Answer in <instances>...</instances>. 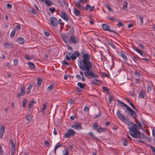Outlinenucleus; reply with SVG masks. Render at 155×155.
<instances>
[{"instance_id": "f257e3e1", "label": "nucleus", "mask_w": 155, "mask_h": 155, "mask_svg": "<svg viewBox=\"0 0 155 155\" xmlns=\"http://www.w3.org/2000/svg\"><path fill=\"white\" fill-rule=\"evenodd\" d=\"M88 65H85L84 66L79 67L80 69L84 71L85 76L89 79H92L94 77L93 71H91L92 65L88 64Z\"/></svg>"}, {"instance_id": "f03ea898", "label": "nucleus", "mask_w": 155, "mask_h": 155, "mask_svg": "<svg viewBox=\"0 0 155 155\" xmlns=\"http://www.w3.org/2000/svg\"><path fill=\"white\" fill-rule=\"evenodd\" d=\"M128 126L130 134L133 137L136 138L137 137V135H138L140 133V131H138V126L132 122H129Z\"/></svg>"}, {"instance_id": "7ed1b4c3", "label": "nucleus", "mask_w": 155, "mask_h": 155, "mask_svg": "<svg viewBox=\"0 0 155 155\" xmlns=\"http://www.w3.org/2000/svg\"><path fill=\"white\" fill-rule=\"evenodd\" d=\"M81 54L83 60L80 61L78 64L79 67L84 66L85 65H88V64L92 65V63L89 61L91 58L90 54L87 53H84V51L81 52Z\"/></svg>"}, {"instance_id": "20e7f679", "label": "nucleus", "mask_w": 155, "mask_h": 155, "mask_svg": "<svg viewBox=\"0 0 155 155\" xmlns=\"http://www.w3.org/2000/svg\"><path fill=\"white\" fill-rule=\"evenodd\" d=\"M75 131L72 129H69L64 135L63 137L64 138H70L73 137L75 134Z\"/></svg>"}, {"instance_id": "39448f33", "label": "nucleus", "mask_w": 155, "mask_h": 155, "mask_svg": "<svg viewBox=\"0 0 155 155\" xmlns=\"http://www.w3.org/2000/svg\"><path fill=\"white\" fill-rule=\"evenodd\" d=\"M116 114L117 117L124 122L127 123L129 122V119L125 118L119 110H117Z\"/></svg>"}, {"instance_id": "423d86ee", "label": "nucleus", "mask_w": 155, "mask_h": 155, "mask_svg": "<svg viewBox=\"0 0 155 155\" xmlns=\"http://www.w3.org/2000/svg\"><path fill=\"white\" fill-rule=\"evenodd\" d=\"M126 109L128 111L127 113L129 114V116L135 119L137 117V115L135 112L129 106Z\"/></svg>"}, {"instance_id": "0eeeda50", "label": "nucleus", "mask_w": 155, "mask_h": 155, "mask_svg": "<svg viewBox=\"0 0 155 155\" xmlns=\"http://www.w3.org/2000/svg\"><path fill=\"white\" fill-rule=\"evenodd\" d=\"M75 5L78 9H81L82 10H87L89 9V8L90 7V6L88 4H87L85 7L83 5H81L80 3L79 2H77L75 3Z\"/></svg>"}, {"instance_id": "6e6552de", "label": "nucleus", "mask_w": 155, "mask_h": 155, "mask_svg": "<svg viewBox=\"0 0 155 155\" xmlns=\"http://www.w3.org/2000/svg\"><path fill=\"white\" fill-rule=\"evenodd\" d=\"M65 57L66 59L68 60H69L71 59L74 60L76 59L77 58L76 56L74 55L73 53H70L69 52H67L66 53Z\"/></svg>"}, {"instance_id": "1a4fd4ad", "label": "nucleus", "mask_w": 155, "mask_h": 155, "mask_svg": "<svg viewBox=\"0 0 155 155\" xmlns=\"http://www.w3.org/2000/svg\"><path fill=\"white\" fill-rule=\"evenodd\" d=\"M50 22L53 26H57L59 23L57 19L55 17H52L50 18Z\"/></svg>"}, {"instance_id": "9d476101", "label": "nucleus", "mask_w": 155, "mask_h": 155, "mask_svg": "<svg viewBox=\"0 0 155 155\" xmlns=\"http://www.w3.org/2000/svg\"><path fill=\"white\" fill-rule=\"evenodd\" d=\"M60 16L61 18L65 20V21H68L69 20V18L68 15L66 12L63 10L61 12Z\"/></svg>"}, {"instance_id": "9b49d317", "label": "nucleus", "mask_w": 155, "mask_h": 155, "mask_svg": "<svg viewBox=\"0 0 155 155\" xmlns=\"http://www.w3.org/2000/svg\"><path fill=\"white\" fill-rule=\"evenodd\" d=\"M107 95H108V96L109 97L108 98V102L109 103L111 104V103L114 100V96L112 95L110 91L108 90L107 89Z\"/></svg>"}, {"instance_id": "f8f14e48", "label": "nucleus", "mask_w": 155, "mask_h": 155, "mask_svg": "<svg viewBox=\"0 0 155 155\" xmlns=\"http://www.w3.org/2000/svg\"><path fill=\"white\" fill-rule=\"evenodd\" d=\"M78 41L77 38L73 35L71 36L70 38V42L72 43H76Z\"/></svg>"}, {"instance_id": "ddd939ff", "label": "nucleus", "mask_w": 155, "mask_h": 155, "mask_svg": "<svg viewBox=\"0 0 155 155\" xmlns=\"http://www.w3.org/2000/svg\"><path fill=\"white\" fill-rule=\"evenodd\" d=\"M71 127L77 130H80L82 129L81 124L78 123H75L74 125L71 126Z\"/></svg>"}, {"instance_id": "4468645a", "label": "nucleus", "mask_w": 155, "mask_h": 155, "mask_svg": "<svg viewBox=\"0 0 155 155\" xmlns=\"http://www.w3.org/2000/svg\"><path fill=\"white\" fill-rule=\"evenodd\" d=\"M25 93V88L23 86L21 87L20 93L17 94V96L18 97L23 96L24 95Z\"/></svg>"}, {"instance_id": "2eb2a0df", "label": "nucleus", "mask_w": 155, "mask_h": 155, "mask_svg": "<svg viewBox=\"0 0 155 155\" xmlns=\"http://www.w3.org/2000/svg\"><path fill=\"white\" fill-rule=\"evenodd\" d=\"M107 63L108 64V67L111 70L114 66V63L112 59V58L110 61H108V63L107 62Z\"/></svg>"}, {"instance_id": "dca6fc26", "label": "nucleus", "mask_w": 155, "mask_h": 155, "mask_svg": "<svg viewBox=\"0 0 155 155\" xmlns=\"http://www.w3.org/2000/svg\"><path fill=\"white\" fill-rule=\"evenodd\" d=\"M74 10L73 11V13L74 14L77 16H79L80 15H81L80 12V11L77 9L75 8H74Z\"/></svg>"}, {"instance_id": "f3484780", "label": "nucleus", "mask_w": 155, "mask_h": 155, "mask_svg": "<svg viewBox=\"0 0 155 155\" xmlns=\"http://www.w3.org/2000/svg\"><path fill=\"white\" fill-rule=\"evenodd\" d=\"M5 131V128L4 127L2 126L1 127L0 131V137H2Z\"/></svg>"}, {"instance_id": "a211bd4d", "label": "nucleus", "mask_w": 155, "mask_h": 155, "mask_svg": "<svg viewBox=\"0 0 155 155\" xmlns=\"http://www.w3.org/2000/svg\"><path fill=\"white\" fill-rule=\"evenodd\" d=\"M116 101L119 104H120L122 106H124V107H125L126 108L128 106L127 105V104L123 103V102L120 101L119 100L117 99L116 100Z\"/></svg>"}, {"instance_id": "6ab92c4d", "label": "nucleus", "mask_w": 155, "mask_h": 155, "mask_svg": "<svg viewBox=\"0 0 155 155\" xmlns=\"http://www.w3.org/2000/svg\"><path fill=\"white\" fill-rule=\"evenodd\" d=\"M145 94V93L143 91H142L139 93V97L140 98H143L144 97Z\"/></svg>"}, {"instance_id": "aec40b11", "label": "nucleus", "mask_w": 155, "mask_h": 155, "mask_svg": "<svg viewBox=\"0 0 155 155\" xmlns=\"http://www.w3.org/2000/svg\"><path fill=\"white\" fill-rule=\"evenodd\" d=\"M92 82L93 83L97 85H99L100 84V81L97 79H93L92 81Z\"/></svg>"}, {"instance_id": "412c9836", "label": "nucleus", "mask_w": 155, "mask_h": 155, "mask_svg": "<svg viewBox=\"0 0 155 155\" xmlns=\"http://www.w3.org/2000/svg\"><path fill=\"white\" fill-rule=\"evenodd\" d=\"M35 101H31L28 104V106L29 108H31L32 107L33 105L35 103Z\"/></svg>"}, {"instance_id": "4be33fe9", "label": "nucleus", "mask_w": 155, "mask_h": 155, "mask_svg": "<svg viewBox=\"0 0 155 155\" xmlns=\"http://www.w3.org/2000/svg\"><path fill=\"white\" fill-rule=\"evenodd\" d=\"M105 130V129L102 128L100 127V126H98V127L97 128V129L96 130V131L97 132L99 133H101Z\"/></svg>"}, {"instance_id": "5701e85b", "label": "nucleus", "mask_w": 155, "mask_h": 155, "mask_svg": "<svg viewBox=\"0 0 155 155\" xmlns=\"http://www.w3.org/2000/svg\"><path fill=\"white\" fill-rule=\"evenodd\" d=\"M17 41L19 44H22L24 42V39L22 37H20L17 39Z\"/></svg>"}, {"instance_id": "b1692460", "label": "nucleus", "mask_w": 155, "mask_h": 155, "mask_svg": "<svg viewBox=\"0 0 155 155\" xmlns=\"http://www.w3.org/2000/svg\"><path fill=\"white\" fill-rule=\"evenodd\" d=\"M45 3L47 6H49L52 5V2L49 0H45Z\"/></svg>"}, {"instance_id": "393cba45", "label": "nucleus", "mask_w": 155, "mask_h": 155, "mask_svg": "<svg viewBox=\"0 0 155 155\" xmlns=\"http://www.w3.org/2000/svg\"><path fill=\"white\" fill-rule=\"evenodd\" d=\"M11 151V155H15V147H12Z\"/></svg>"}, {"instance_id": "a878e982", "label": "nucleus", "mask_w": 155, "mask_h": 155, "mask_svg": "<svg viewBox=\"0 0 155 155\" xmlns=\"http://www.w3.org/2000/svg\"><path fill=\"white\" fill-rule=\"evenodd\" d=\"M77 84L81 88H84L86 85L85 84H83L81 82L78 83Z\"/></svg>"}, {"instance_id": "bb28decb", "label": "nucleus", "mask_w": 155, "mask_h": 155, "mask_svg": "<svg viewBox=\"0 0 155 155\" xmlns=\"http://www.w3.org/2000/svg\"><path fill=\"white\" fill-rule=\"evenodd\" d=\"M28 64L31 69H34L35 68V65L31 62H28Z\"/></svg>"}, {"instance_id": "cd10ccee", "label": "nucleus", "mask_w": 155, "mask_h": 155, "mask_svg": "<svg viewBox=\"0 0 155 155\" xmlns=\"http://www.w3.org/2000/svg\"><path fill=\"white\" fill-rule=\"evenodd\" d=\"M11 44L8 43H5L4 44V46L7 48H11Z\"/></svg>"}, {"instance_id": "c85d7f7f", "label": "nucleus", "mask_w": 155, "mask_h": 155, "mask_svg": "<svg viewBox=\"0 0 155 155\" xmlns=\"http://www.w3.org/2000/svg\"><path fill=\"white\" fill-rule=\"evenodd\" d=\"M134 49L135 51H136L140 55L142 56L143 55V54L140 50H139L137 48H133Z\"/></svg>"}, {"instance_id": "c756f323", "label": "nucleus", "mask_w": 155, "mask_h": 155, "mask_svg": "<svg viewBox=\"0 0 155 155\" xmlns=\"http://www.w3.org/2000/svg\"><path fill=\"white\" fill-rule=\"evenodd\" d=\"M139 134H138V135H137V137L136 138H138L140 139L141 138H145V136L143 135L142 134H141L140 132V133H139Z\"/></svg>"}, {"instance_id": "7c9ffc66", "label": "nucleus", "mask_w": 155, "mask_h": 155, "mask_svg": "<svg viewBox=\"0 0 155 155\" xmlns=\"http://www.w3.org/2000/svg\"><path fill=\"white\" fill-rule=\"evenodd\" d=\"M147 146L151 148L152 152L155 154V149L154 147L150 145H148Z\"/></svg>"}, {"instance_id": "2f4dec72", "label": "nucleus", "mask_w": 155, "mask_h": 155, "mask_svg": "<svg viewBox=\"0 0 155 155\" xmlns=\"http://www.w3.org/2000/svg\"><path fill=\"white\" fill-rule=\"evenodd\" d=\"M25 58L26 59L28 60H31L33 58V56L28 55H25Z\"/></svg>"}, {"instance_id": "473e14b6", "label": "nucleus", "mask_w": 155, "mask_h": 155, "mask_svg": "<svg viewBox=\"0 0 155 155\" xmlns=\"http://www.w3.org/2000/svg\"><path fill=\"white\" fill-rule=\"evenodd\" d=\"M98 124L97 123H95L94 124L93 126V129L94 130H97V128L98 127Z\"/></svg>"}, {"instance_id": "72a5a7b5", "label": "nucleus", "mask_w": 155, "mask_h": 155, "mask_svg": "<svg viewBox=\"0 0 155 155\" xmlns=\"http://www.w3.org/2000/svg\"><path fill=\"white\" fill-rule=\"evenodd\" d=\"M32 118V117L31 115H28L26 116V119L28 121L31 120Z\"/></svg>"}, {"instance_id": "f704fd0d", "label": "nucleus", "mask_w": 155, "mask_h": 155, "mask_svg": "<svg viewBox=\"0 0 155 155\" xmlns=\"http://www.w3.org/2000/svg\"><path fill=\"white\" fill-rule=\"evenodd\" d=\"M38 82L37 84L38 86H40L41 85V82L42 81V80L41 79L38 78Z\"/></svg>"}, {"instance_id": "c9c22d12", "label": "nucleus", "mask_w": 155, "mask_h": 155, "mask_svg": "<svg viewBox=\"0 0 155 155\" xmlns=\"http://www.w3.org/2000/svg\"><path fill=\"white\" fill-rule=\"evenodd\" d=\"M107 31H109L111 32L114 33L115 34L117 33L116 32L112 30L111 29H110V26L108 25H107Z\"/></svg>"}, {"instance_id": "e433bc0d", "label": "nucleus", "mask_w": 155, "mask_h": 155, "mask_svg": "<svg viewBox=\"0 0 155 155\" xmlns=\"http://www.w3.org/2000/svg\"><path fill=\"white\" fill-rule=\"evenodd\" d=\"M121 57L123 58V59L125 60H127V58L125 54H120Z\"/></svg>"}, {"instance_id": "4c0bfd02", "label": "nucleus", "mask_w": 155, "mask_h": 155, "mask_svg": "<svg viewBox=\"0 0 155 155\" xmlns=\"http://www.w3.org/2000/svg\"><path fill=\"white\" fill-rule=\"evenodd\" d=\"M47 106L45 104H44L43 105L42 107L41 108V112H44L46 109Z\"/></svg>"}, {"instance_id": "58836bf2", "label": "nucleus", "mask_w": 155, "mask_h": 155, "mask_svg": "<svg viewBox=\"0 0 155 155\" xmlns=\"http://www.w3.org/2000/svg\"><path fill=\"white\" fill-rule=\"evenodd\" d=\"M108 44L113 49H115L116 48L114 44L111 42H108Z\"/></svg>"}, {"instance_id": "ea45409f", "label": "nucleus", "mask_w": 155, "mask_h": 155, "mask_svg": "<svg viewBox=\"0 0 155 155\" xmlns=\"http://www.w3.org/2000/svg\"><path fill=\"white\" fill-rule=\"evenodd\" d=\"M127 2H125L124 3V4L123 5V6L122 7V9H125L127 7Z\"/></svg>"}, {"instance_id": "a19ab883", "label": "nucleus", "mask_w": 155, "mask_h": 155, "mask_svg": "<svg viewBox=\"0 0 155 155\" xmlns=\"http://www.w3.org/2000/svg\"><path fill=\"white\" fill-rule=\"evenodd\" d=\"M134 75L136 77H138V78H139L140 76V74L137 71H135L134 72Z\"/></svg>"}, {"instance_id": "79ce46f5", "label": "nucleus", "mask_w": 155, "mask_h": 155, "mask_svg": "<svg viewBox=\"0 0 155 155\" xmlns=\"http://www.w3.org/2000/svg\"><path fill=\"white\" fill-rule=\"evenodd\" d=\"M129 104L137 112H138V110L136 108L135 106L134 105V104L131 102H130Z\"/></svg>"}, {"instance_id": "37998d69", "label": "nucleus", "mask_w": 155, "mask_h": 155, "mask_svg": "<svg viewBox=\"0 0 155 155\" xmlns=\"http://www.w3.org/2000/svg\"><path fill=\"white\" fill-rule=\"evenodd\" d=\"M102 27L104 30L107 31V24H103L102 25Z\"/></svg>"}, {"instance_id": "c03bdc74", "label": "nucleus", "mask_w": 155, "mask_h": 155, "mask_svg": "<svg viewBox=\"0 0 155 155\" xmlns=\"http://www.w3.org/2000/svg\"><path fill=\"white\" fill-rule=\"evenodd\" d=\"M107 9L109 10V12L110 13H114V12L113 10L112 9V8H111L110 6H107Z\"/></svg>"}, {"instance_id": "a18cd8bd", "label": "nucleus", "mask_w": 155, "mask_h": 155, "mask_svg": "<svg viewBox=\"0 0 155 155\" xmlns=\"http://www.w3.org/2000/svg\"><path fill=\"white\" fill-rule=\"evenodd\" d=\"M27 102L25 100H24L22 103V106L23 107H25L26 106Z\"/></svg>"}, {"instance_id": "49530a36", "label": "nucleus", "mask_w": 155, "mask_h": 155, "mask_svg": "<svg viewBox=\"0 0 155 155\" xmlns=\"http://www.w3.org/2000/svg\"><path fill=\"white\" fill-rule=\"evenodd\" d=\"M18 64V60L17 59H15L14 60V65L17 66Z\"/></svg>"}, {"instance_id": "de8ad7c7", "label": "nucleus", "mask_w": 155, "mask_h": 155, "mask_svg": "<svg viewBox=\"0 0 155 155\" xmlns=\"http://www.w3.org/2000/svg\"><path fill=\"white\" fill-rule=\"evenodd\" d=\"M15 34V32L14 30L12 31L10 34V36L12 37L13 38L14 37Z\"/></svg>"}, {"instance_id": "09e8293b", "label": "nucleus", "mask_w": 155, "mask_h": 155, "mask_svg": "<svg viewBox=\"0 0 155 155\" xmlns=\"http://www.w3.org/2000/svg\"><path fill=\"white\" fill-rule=\"evenodd\" d=\"M137 125L138 126V127H139L140 129H143V126L140 122L137 121Z\"/></svg>"}, {"instance_id": "8fccbe9b", "label": "nucleus", "mask_w": 155, "mask_h": 155, "mask_svg": "<svg viewBox=\"0 0 155 155\" xmlns=\"http://www.w3.org/2000/svg\"><path fill=\"white\" fill-rule=\"evenodd\" d=\"M31 88V85H30L27 88V93H28L30 92Z\"/></svg>"}, {"instance_id": "3c124183", "label": "nucleus", "mask_w": 155, "mask_h": 155, "mask_svg": "<svg viewBox=\"0 0 155 155\" xmlns=\"http://www.w3.org/2000/svg\"><path fill=\"white\" fill-rule=\"evenodd\" d=\"M61 146V145L60 144H57V145H56L54 149L55 152V151L56 150L58 149L60 146Z\"/></svg>"}, {"instance_id": "603ef678", "label": "nucleus", "mask_w": 155, "mask_h": 155, "mask_svg": "<svg viewBox=\"0 0 155 155\" xmlns=\"http://www.w3.org/2000/svg\"><path fill=\"white\" fill-rule=\"evenodd\" d=\"M133 60L136 62H137L138 58L136 56H134L133 58Z\"/></svg>"}, {"instance_id": "864d4df0", "label": "nucleus", "mask_w": 155, "mask_h": 155, "mask_svg": "<svg viewBox=\"0 0 155 155\" xmlns=\"http://www.w3.org/2000/svg\"><path fill=\"white\" fill-rule=\"evenodd\" d=\"M4 153V152L3 151L1 146L0 145V154L3 155Z\"/></svg>"}, {"instance_id": "5fc2aeb1", "label": "nucleus", "mask_w": 155, "mask_h": 155, "mask_svg": "<svg viewBox=\"0 0 155 155\" xmlns=\"http://www.w3.org/2000/svg\"><path fill=\"white\" fill-rule=\"evenodd\" d=\"M139 18L140 20V23L141 24H142L143 23V18L142 17L140 16H139Z\"/></svg>"}, {"instance_id": "6e6d98bb", "label": "nucleus", "mask_w": 155, "mask_h": 155, "mask_svg": "<svg viewBox=\"0 0 155 155\" xmlns=\"http://www.w3.org/2000/svg\"><path fill=\"white\" fill-rule=\"evenodd\" d=\"M49 10L51 11V13H53L55 10V8L54 7L53 8H49Z\"/></svg>"}, {"instance_id": "4d7b16f0", "label": "nucleus", "mask_w": 155, "mask_h": 155, "mask_svg": "<svg viewBox=\"0 0 155 155\" xmlns=\"http://www.w3.org/2000/svg\"><path fill=\"white\" fill-rule=\"evenodd\" d=\"M53 88V86L52 85H50L47 88V90L49 91H51Z\"/></svg>"}, {"instance_id": "13d9d810", "label": "nucleus", "mask_w": 155, "mask_h": 155, "mask_svg": "<svg viewBox=\"0 0 155 155\" xmlns=\"http://www.w3.org/2000/svg\"><path fill=\"white\" fill-rule=\"evenodd\" d=\"M10 143H11L12 144V147H15V146L14 144L13 141L11 139L10 140Z\"/></svg>"}, {"instance_id": "bf43d9fd", "label": "nucleus", "mask_w": 155, "mask_h": 155, "mask_svg": "<svg viewBox=\"0 0 155 155\" xmlns=\"http://www.w3.org/2000/svg\"><path fill=\"white\" fill-rule=\"evenodd\" d=\"M63 3L64 5L68 6V4L66 2L65 0H62Z\"/></svg>"}, {"instance_id": "052dcab7", "label": "nucleus", "mask_w": 155, "mask_h": 155, "mask_svg": "<svg viewBox=\"0 0 155 155\" xmlns=\"http://www.w3.org/2000/svg\"><path fill=\"white\" fill-rule=\"evenodd\" d=\"M84 110L85 111H88L89 110L88 107L86 106H85L84 108Z\"/></svg>"}, {"instance_id": "680f3d73", "label": "nucleus", "mask_w": 155, "mask_h": 155, "mask_svg": "<svg viewBox=\"0 0 155 155\" xmlns=\"http://www.w3.org/2000/svg\"><path fill=\"white\" fill-rule=\"evenodd\" d=\"M94 6H90V7L89 8V11L90 12H91V11H93L94 10Z\"/></svg>"}, {"instance_id": "e2e57ef3", "label": "nucleus", "mask_w": 155, "mask_h": 155, "mask_svg": "<svg viewBox=\"0 0 155 155\" xmlns=\"http://www.w3.org/2000/svg\"><path fill=\"white\" fill-rule=\"evenodd\" d=\"M74 54L77 55L78 57L79 56V53L78 51H75L74 52Z\"/></svg>"}, {"instance_id": "0e129e2a", "label": "nucleus", "mask_w": 155, "mask_h": 155, "mask_svg": "<svg viewBox=\"0 0 155 155\" xmlns=\"http://www.w3.org/2000/svg\"><path fill=\"white\" fill-rule=\"evenodd\" d=\"M68 50H70V51L71 52H72L73 51V49L72 48V47L71 46H68Z\"/></svg>"}, {"instance_id": "69168bd1", "label": "nucleus", "mask_w": 155, "mask_h": 155, "mask_svg": "<svg viewBox=\"0 0 155 155\" xmlns=\"http://www.w3.org/2000/svg\"><path fill=\"white\" fill-rule=\"evenodd\" d=\"M151 87L150 85H148L147 87V89L148 91H150L151 90Z\"/></svg>"}, {"instance_id": "338daca9", "label": "nucleus", "mask_w": 155, "mask_h": 155, "mask_svg": "<svg viewBox=\"0 0 155 155\" xmlns=\"http://www.w3.org/2000/svg\"><path fill=\"white\" fill-rule=\"evenodd\" d=\"M7 7L8 8V9H10L11 8L12 6V5L9 4H8L7 5Z\"/></svg>"}, {"instance_id": "774afa93", "label": "nucleus", "mask_w": 155, "mask_h": 155, "mask_svg": "<svg viewBox=\"0 0 155 155\" xmlns=\"http://www.w3.org/2000/svg\"><path fill=\"white\" fill-rule=\"evenodd\" d=\"M123 145L124 146H125L127 145V140H125L123 143Z\"/></svg>"}]
</instances>
